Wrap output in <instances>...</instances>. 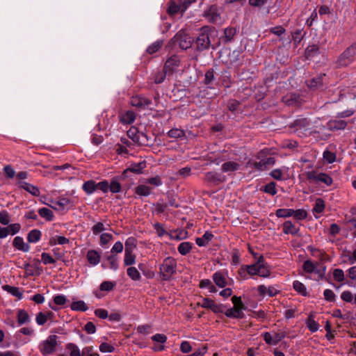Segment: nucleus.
<instances>
[{"instance_id": "f257e3e1", "label": "nucleus", "mask_w": 356, "mask_h": 356, "mask_svg": "<svg viewBox=\"0 0 356 356\" xmlns=\"http://www.w3.org/2000/svg\"><path fill=\"white\" fill-rule=\"evenodd\" d=\"M177 261L172 257H168L163 261L159 266V273L161 279L169 281L177 271Z\"/></svg>"}, {"instance_id": "f03ea898", "label": "nucleus", "mask_w": 356, "mask_h": 356, "mask_svg": "<svg viewBox=\"0 0 356 356\" xmlns=\"http://www.w3.org/2000/svg\"><path fill=\"white\" fill-rule=\"evenodd\" d=\"M212 29L209 26H203L200 29L196 40L194 42L196 49L199 51H202L209 49L211 46L210 37L211 35Z\"/></svg>"}, {"instance_id": "7ed1b4c3", "label": "nucleus", "mask_w": 356, "mask_h": 356, "mask_svg": "<svg viewBox=\"0 0 356 356\" xmlns=\"http://www.w3.org/2000/svg\"><path fill=\"white\" fill-rule=\"evenodd\" d=\"M356 60V44L348 47L336 61L338 67H346Z\"/></svg>"}, {"instance_id": "20e7f679", "label": "nucleus", "mask_w": 356, "mask_h": 356, "mask_svg": "<svg viewBox=\"0 0 356 356\" xmlns=\"http://www.w3.org/2000/svg\"><path fill=\"white\" fill-rule=\"evenodd\" d=\"M172 40L175 44H177L182 49H187L191 47L194 42V39L184 30L178 31Z\"/></svg>"}, {"instance_id": "39448f33", "label": "nucleus", "mask_w": 356, "mask_h": 356, "mask_svg": "<svg viewBox=\"0 0 356 356\" xmlns=\"http://www.w3.org/2000/svg\"><path fill=\"white\" fill-rule=\"evenodd\" d=\"M58 336L49 335L47 339L43 341L40 346V350L43 355L52 354L56 349Z\"/></svg>"}, {"instance_id": "423d86ee", "label": "nucleus", "mask_w": 356, "mask_h": 356, "mask_svg": "<svg viewBox=\"0 0 356 356\" xmlns=\"http://www.w3.org/2000/svg\"><path fill=\"white\" fill-rule=\"evenodd\" d=\"M208 186H216L226 181V177L216 171H209L205 173L203 179Z\"/></svg>"}, {"instance_id": "0eeeda50", "label": "nucleus", "mask_w": 356, "mask_h": 356, "mask_svg": "<svg viewBox=\"0 0 356 356\" xmlns=\"http://www.w3.org/2000/svg\"><path fill=\"white\" fill-rule=\"evenodd\" d=\"M307 179L309 181H315L325 184L327 186H330L333 183L332 178L327 174L324 172L317 173L316 171H309L305 173Z\"/></svg>"}, {"instance_id": "6e6552de", "label": "nucleus", "mask_w": 356, "mask_h": 356, "mask_svg": "<svg viewBox=\"0 0 356 356\" xmlns=\"http://www.w3.org/2000/svg\"><path fill=\"white\" fill-rule=\"evenodd\" d=\"M214 283L220 288H225L227 285H232L234 280H227V272L217 271L212 276Z\"/></svg>"}, {"instance_id": "1a4fd4ad", "label": "nucleus", "mask_w": 356, "mask_h": 356, "mask_svg": "<svg viewBox=\"0 0 356 356\" xmlns=\"http://www.w3.org/2000/svg\"><path fill=\"white\" fill-rule=\"evenodd\" d=\"M200 306L203 308H207L211 309L213 313H223L225 306L223 305H218L216 302L209 298H205L202 300V303L200 304Z\"/></svg>"}, {"instance_id": "9d476101", "label": "nucleus", "mask_w": 356, "mask_h": 356, "mask_svg": "<svg viewBox=\"0 0 356 356\" xmlns=\"http://www.w3.org/2000/svg\"><path fill=\"white\" fill-rule=\"evenodd\" d=\"M282 102L289 106H300L302 104V99L300 95L290 92L284 95Z\"/></svg>"}, {"instance_id": "9b49d317", "label": "nucleus", "mask_w": 356, "mask_h": 356, "mask_svg": "<svg viewBox=\"0 0 356 356\" xmlns=\"http://www.w3.org/2000/svg\"><path fill=\"white\" fill-rule=\"evenodd\" d=\"M130 103L133 106L139 108H147L152 104V101L143 96L136 95L131 97Z\"/></svg>"}, {"instance_id": "f8f14e48", "label": "nucleus", "mask_w": 356, "mask_h": 356, "mask_svg": "<svg viewBox=\"0 0 356 356\" xmlns=\"http://www.w3.org/2000/svg\"><path fill=\"white\" fill-rule=\"evenodd\" d=\"M309 120L307 118L299 117L291 123L289 127L295 128L296 131L303 130L306 131L309 130Z\"/></svg>"}, {"instance_id": "ddd939ff", "label": "nucleus", "mask_w": 356, "mask_h": 356, "mask_svg": "<svg viewBox=\"0 0 356 356\" xmlns=\"http://www.w3.org/2000/svg\"><path fill=\"white\" fill-rule=\"evenodd\" d=\"M147 163L145 161H142L138 163H132L129 167L124 170L122 176L125 177L128 172H131L136 174L143 173V170L146 168Z\"/></svg>"}, {"instance_id": "4468645a", "label": "nucleus", "mask_w": 356, "mask_h": 356, "mask_svg": "<svg viewBox=\"0 0 356 356\" xmlns=\"http://www.w3.org/2000/svg\"><path fill=\"white\" fill-rule=\"evenodd\" d=\"M348 122L343 120H330L327 123V127L330 131L343 130L346 128Z\"/></svg>"}, {"instance_id": "2eb2a0df", "label": "nucleus", "mask_w": 356, "mask_h": 356, "mask_svg": "<svg viewBox=\"0 0 356 356\" xmlns=\"http://www.w3.org/2000/svg\"><path fill=\"white\" fill-rule=\"evenodd\" d=\"M17 184L19 188H23L33 196L38 197L40 194V190L37 186L29 184L26 181H18Z\"/></svg>"}, {"instance_id": "dca6fc26", "label": "nucleus", "mask_w": 356, "mask_h": 356, "mask_svg": "<svg viewBox=\"0 0 356 356\" xmlns=\"http://www.w3.org/2000/svg\"><path fill=\"white\" fill-rule=\"evenodd\" d=\"M325 74H321L307 81V86L312 90H316L323 87Z\"/></svg>"}, {"instance_id": "f3484780", "label": "nucleus", "mask_w": 356, "mask_h": 356, "mask_svg": "<svg viewBox=\"0 0 356 356\" xmlns=\"http://www.w3.org/2000/svg\"><path fill=\"white\" fill-rule=\"evenodd\" d=\"M229 63L237 67L243 65V58L239 51L234 50L229 55Z\"/></svg>"}, {"instance_id": "a211bd4d", "label": "nucleus", "mask_w": 356, "mask_h": 356, "mask_svg": "<svg viewBox=\"0 0 356 356\" xmlns=\"http://www.w3.org/2000/svg\"><path fill=\"white\" fill-rule=\"evenodd\" d=\"M264 261V256L259 255L258 260L252 265H246V271L250 276L259 275V264Z\"/></svg>"}, {"instance_id": "6ab92c4d", "label": "nucleus", "mask_w": 356, "mask_h": 356, "mask_svg": "<svg viewBox=\"0 0 356 356\" xmlns=\"http://www.w3.org/2000/svg\"><path fill=\"white\" fill-rule=\"evenodd\" d=\"M225 316L228 318H233L237 319H242L244 317L243 309L233 307L232 308L227 309L224 312Z\"/></svg>"}, {"instance_id": "aec40b11", "label": "nucleus", "mask_w": 356, "mask_h": 356, "mask_svg": "<svg viewBox=\"0 0 356 356\" xmlns=\"http://www.w3.org/2000/svg\"><path fill=\"white\" fill-rule=\"evenodd\" d=\"M213 238V234L211 232H205L203 236L200 238H197L195 239L196 244L200 246H206L209 244V243Z\"/></svg>"}, {"instance_id": "412c9836", "label": "nucleus", "mask_w": 356, "mask_h": 356, "mask_svg": "<svg viewBox=\"0 0 356 356\" xmlns=\"http://www.w3.org/2000/svg\"><path fill=\"white\" fill-rule=\"evenodd\" d=\"M282 231L285 234L297 235L299 228L296 227L291 220H287L283 223Z\"/></svg>"}, {"instance_id": "4be33fe9", "label": "nucleus", "mask_w": 356, "mask_h": 356, "mask_svg": "<svg viewBox=\"0 0 356 356\" xmlns=\"http://www.w3.org/2000/svg\"><path fill=\"white\" fill-rule=\"evenodd\" d=\"M88 261L92 266L98 264L100 261V254L95 250H90L86 254Z\"/></svg>"}, {"instance_id": "5701e85b", "label": "nucleus", "mask_w": 356, "mask_h": 356, "mask_svg": "<svg viewBox=\"0 0 356 356\" xmlns=\"http://www.w3.org/2000/svg\"><path fill=\"white\" fill-rule=\"evenodd\" d=\"M320 54L319 47L317 44L309 45L305 51L306 59H311Z\"/></svg>"}, {"instance_id": "b1692460", "label": "nucleus", "mask_w": 356, "mask_h": 356, "mask_svg": "<svg viewBox=\"0 0 356 356\" xmlns=\"http://www.w3.org/2000/svg\"><path fill=\"white\" fill-rule=\"evenodd\" d=\"M167 74H168L167 71L162 69L161 70H158L152 74L150 79L154 83L159 84L163 82Z\"/></svg>"}, {"instance_id": "393cba45", "label": "nucleus", "mask_w": 356, "mask_h": 356, "mask_svg": "<svg viewBox=\"0 0 356 356\" xmlns=\"http://www.w3.org/2000/svg\"><path fill=\"white\" fill-rule=\"evenodd\" d=\"M179 65V60L177 59V58H170L168 59L164 65L163 70L167 71L168 74H172L175 67H178Z\"/></svg>"}, {"instance_id": "a878e982", "label": "nucleus", "mask_w": 356, "mask_h": 356, "mask_svg": "<svg viewBox=\"0 0 356 356\" xmlns=\"http://www.w3.org/2000/svg\"><path fill=\"white\" fill-rule=\"evenodd\" d=\"M240 165L234 161H227L222 165L221 169L223 172H234L239 169Z\"/></svg>"}, {"instance_id": "bb28decb", "label": "nucleus", "mask_w": 356, "mask_h": 356, "mask_svg": "<svg viewBox=\"0 0 356 356\" xmlns=\"http://www.w3.org/2000/svg\"><path fill=\"white\" fill-rule=\"evenodd\" d=\"M13 245L15 248L23 252H28L29 250V246L24 243L23 238L20 236H16L14 238Z\"/></svg>"}, {"instance_id": "cd10ccee", "label": "nucleus", "mask_w": 356, "mask_h": 356, "mask_svg": "<svg viewBox=\"0 0 356 356\" xmlns=\"http://www.w3.org/2000/svg\"><path fill=\"white\" fill-rule=\"evenodd\" d=\"M2 289L7 291L8 293L12 294L13 296L17 297L19 299H22L23 297L22 293L20 291L19 289L16 286H12L10 285H3Z\"/></svg>"}, {"instance_id": "c85d7f7f", "label": "nucleus", "mask_w": 356, "mask_h": 356, "mask_svg": "<svg viewBox=\"0 0 356 356\" xmlns=\"http://www.w3.org/2000/svg\"><path fill=\"white\" fill-rule=\"evenodd\" d=\"M152 193V188L146 185L140 184L135 188V193L139 196H148Z\"/></svg>"}, {"instance_id": "c756f323", "label": "nucleus", "mask_w": 356, "mask_h": 356, "mask_svg": "<svg viewBox=\"0 0 356 356\" xmlns=\"http://www.w3.org/2000/svg\"><path fill=\"white\" fill-rule=\"evenodd\" d=\"M237 33L235 27H228L224 30V42H229L233 40L234 37Z\"/></svg>"}, {"instance_id": "7c9ffc66", "label": "nucleus", "mask_w": 356, "mask_h": 356, "mask_svg": "<svg viewBox=\"0 0 356 356\" xmlns=\"http://www.w3.org/2000/svg\"><path fill=\"white\" fill-rule=\"evenodd\" d=\"M303 32L302 29H297L291 33L292 40L295 44V46L297 47L300 42L304 38L306 33Z\"/></svg>"}, {"instance_id": "2f4dec72", "label": "nucleus", "mask_w": 356, "mask_h": 356, "mask_svg": "<svg viewBox=\"0 0 356 356\" xmlns=\"http://www.w3.org/2000/svg\"><path fill=\"white\" fill-rule=\"evenodd\" d=\"M192 248H193L192 243L182 242L178 245L177 250L180 254L186 255L191 251Z\"/></svg>"}, {"instance_id": "473e14b6", "label": "nucleus", "mask_w": 356, "mask_h": 356, "mask_svg": "<svg viewBox=\"0 0 356 356\" xmlns=\"http://www.w3.org/2000/svg\"><path fill=\"white\" fill-rule=\"evenodd\" d=\"M82 189L88 195L94 193L97 189V184L94 180L85 181L82 186Z\"/></svg>"}, {"instance_id": "72a5a7b5", "label": "nucleus", "mask_w": 356, "mask_h": 356, "mask_svg": "<svg viewBox=\"0 0 356 356\" xmlns=\"http://www.w3.org/2000/svg\"><path fill=\"white\" fill-rule=\"evenodd\" d=\"M30 316L24 309H19L17 312V323L19 325L29 322Z\"/></svg>"}, {"instance_id": "f704fd0d", "label": "nucleus", "mask_w": 356, "mask_h": 356, "mask_svg": "<svg viewBox=\"0 0 356 356\" xmlns=\"http://www.w3.org/2000/svg\"><path fill=\"white\" fill-rule=\"evenodd\" d=\"M306 325L308 329L312 332H315L318 330L319 325L318 323L314 320V317L313 314H309L307 321Z\"/></svg>"}, {"instance_id": "c9c22d12", "label": "nucleus", "mask_w": 356, "mask_h": 356, "mask_svg": "<svg viewBox=\"0 0 356 356\" xmlns=\"http://www.w3.org/2000/svg\"><path fill=\"white\" fill-rule=\"evenodd\" d=\"M293 287L294 290L302 296H307L308 293L307 291L305 286L300 282L296 280L293 283Z\"/></svg>"}, {"instance_id": "e433bc0d", "label": "nucleus", "mask_w": 356, "mask_h": 356, "mask_svg": "<svg viewBox=\"0 0 356 356\" xmlns=\"http://www.w3.org/2000/svg\"><path fill=\"white\" fill-rule=\"evenodd\" d=\"M70 308L73 311L86 312L88 310V307L83 300L74 301L71 304Z\"/></svg>"}, {"instance_id": "4c0bfd02", "label": "nucleus", "mask_w": 356, "mask_h": 356, "mask_svg": "<svg viewBox=\"0 0 356 356\" xmlns=\"http://www.w3.org/2000/svg\"><path fill=\"white\" fill-rule=\"evenodd\" d=\"M42 233L38 229L31 230L27 236V240L29 243H36L40 241Z\"/></svg>"}, {"instance_id": "58836bf2", "label": "nucleus", "mask_w": 356, "mask_h": 356, "mask_svg": "<svg viewBox=\"0 0 356 356\" xmlns=\"http://www.w3.org/2000/svg\"><path fill=\"white\" fill-rule=\"evenodd\" d=\"M258 273L259 276L264 278L268 277L270 275V270L268 266L265 263L264 259L263 262L259 264Z\"/></svg>"}, {"instance_id": "ea45409f", "label": "nucleus", "mask_w": 356, "mask_h": 356, "mask_svg": "<svg viewBox=\"0 0 356 356\" xmlns=\"http://www.w3.org/2000/svg\"><path fill=\"white\" fill-rule=\"evenodd\" d=\"M276 186L277 184L275 182L270 181V183L265 185L262 188H261V191L271 195H275L277 193Z\"/></svg>"}, {"instance_id": "a19ab883", "label": "nucleus", "mask_w": 356, "mask_h": 356, "mask_svg": "<svg viewBox=\"0 0 356 356\" xmlns=\"http://www.w3.org/2000/svg\"><path fill=\"white\" fill-rule=\"evenodd\" d=\"M136 119V114L134 111H127L121 118V122L124 124H131Z\"/></svg>"}, {"instance_id": "79ce46f5", "label": "nucleus", "mask_w": 356, "mask_h": 356, "mask_svg": "<svg viewBox=\"0 0 356 356\" xmlns=\"http://www.w3.org/2000/svg\"><path fill=\"white\" fill-rule=\"evenodd\" d=\"M185 131L183 129L174 128L168 132V136L170 138L178 139L185 137Z\"/></svg>"}, {"instance_id": "37998d69", "label": "nucleus", "mask_w": 356, "mask_h": 356, "mask_svg": "<svg viewBox=\"0 0 356 356\" xmlns=\"http://www.w3.org/2000/svg\"><path fill=\"white\" fill-rule=\"evenodd\" d=\"M137 246V240L136 238L131 236L129 237L125 241V250L124 252H133Z\"/></svg>"}, {"instance_id": "c03bdc74", "label": "nucleus", "mask_w": 356, "mask_h": 356, "mask_svg": "<svg viewBox=\"0 0 356 356\" xmlns=\"http://www.w3.org/2000/svg\"><path fill=\"white\" fill-rule=\"evenodd\" d=\"M39 215L45 218L48 221H51L54 218V213L51 210L48 208L43 207L38 210Z\"/></svg>"}, {"instance_id": "a18cd8bd", "label": "nucleus", "mask_w": 356, "mask_h": 356, "mask_svg": "<svg viewBox=\"0 0 356 356\" xmlns=\"http://www.w3.org/2000/svg\"><path fill=\"white\" fill-rule=\"evenodd\" d=\"M168 12L170 15H175L181 12L182 13V7L181 3L177 4L175 1H170Z\"/></svg>"}, {"instance_id": "49530a36", "label": "nucleus", "mask_w": 356, "mask_h": 356, "mask_svg": "<svg viewBox=\"0 0 356 356\" xmlns=\"http://www.w3.org/2000/svg\"><path fill=\"white\" fill-rule=\"evenodd\" d=\"M106 260L109 264V268L113 270H116L118 267V256L113 254L106 257Z\"/></svg>"}, {"instance_id": "de8ad7c7", "label": "nucleus", "mask_w": 356, "mask_h": 356, "mask_svg": "<svg viewBox=\"0 0 356 356\" xmlns=\"http://www.w3.org/2000/svg\"><path fill=\"white\" fill-rule=\"evenodd\" d=\"M128 276L134 281H138L141 279L139 271L135 267H129L127 270Z\"/></svg>"}, {"instance_id": "09e8293b", "label": "nucleus", "mask_w": 356, "mask_h": 356, "mask_svg": "<svg viewBox=\"0 0 356 356\" xmlns=\"http://www.w3.org/2000/svg\"><path fill=\"white\" fill-rule=\"evenodd\" d=\"M135 263L136 256L133 254V252H124V264L129 266Z\"/></svg>"}, {"instance_id": "8fccbe9b", "label": "nucleus", "mask_w": 356, "mask_h": 356, "mask_svg": "<svg viewBox=\"0 0 356 356\" xmlns=\"http://www.w3.org/2000/svg\"><path fill=\"white\" fill-rule=\"evenodd\" d=\"M309 134L310 136H312L314 138L321 140H325L328 139V138L330 136L328 134L320 132L319 131H317L316 129H312V130L309 131Z\"/></svg>"}, {"instance_id": "3c124183", "label": "nucleus", "mask_w": 356, "mask_h": 356, "mask_svg": "<svg viewBox=\"0 0 356 356\" xmlns=\"http://www.w3.org/2000/svg\"><path fill=\"white\" fill-rule=\"evenodd\" d=\"M109 191L113 193H117L121 191V184L117 179L113 178L111 179L109 184Z\"/></svg>"}, {"instance_id": "603ef678", "label": "nucleus", "mask_w": 356, "mask_h": 356, "mask_svg": "<svg viewBox=\"0 0 356 356\" xmlns=\"http://www.w3.org/2000/svg\"><path fill=\"white\" fill-rule=\"evenodd\" d=\"M276 216L278 218H286L292 216L293 214V209H279L276 211Z\"/></svg>"}, {"instance_id": "864d4df0", "label": "nucleus", "mask_w": 356, "mask_h": 356, "mask_svg": "<svg viewBox=\"0 0 356 356\" xmlns=\"http://www.w3.org/2000/svg\"><path fill=\"white\" fill-rule=\"evenodd\" d=\"M66 349L70 350V356H81V353L76 345L69 343L66 345Z\"/></svg>"}, {"instance_id": "5fc2aeb1", "label": "nucleus", "mask_w": 356, "mask_h": 356, "mask_svg": "<svg viewBox=\"0 0 356 356\" xmlns=\"http://www.w3.org/2000/svg\"><path fill=\"white\" fill-rule=\"evenodd\" d=\"M140 132L137 128L133 127L127 131V136L134 143H136V139L139 136Z\"/></svg>"}, {"instance_id": "6e6d98bb", "label": "nucleus", "mask_w": 356, "mask_h": 356, "mask_svg": "<svg viewBox=\"0 0 356 356\" xmlns=\"http://www.w3.org/2000/svg\"><path fill=\"white\" fill-rule=\"evenodd\" d=\"M324 209H325L324 201L321 198L317 199L316 201L315 205L313 208V211L320 213L323 211Z\"/></svg>"}, {"instance_id": "4d7b16f0", "label": "nucleus", "mask_w": 356, "mask_h": 356, "mask_svg": "<svg viewBox=\"0 0 356 356\" xmlns=\"http://www.w3.org/2000/svg\"><path fill=\"white\" fill-rule=\"evenodd\" d=\"M163 42L161 41H156L148 47L147 52L149 54L157 52L161 47Z\"/></svg>"}, {"instance_id": "13d9d810", "label": "nucleus", "mask_w": 356, "mask_h": 356, "mask_svg": "<svg viewBox=\"0 0 356 356\" xmlns=\"http://www.w3.org/2000/svg\"><path fill=\"white\" fill-rule=\"evenodd\" d=\"M154 228L156 232L157 235L159 237L163 236L165 234H168V233L165 229L164 225L160 222H156L154 224Z\"/></svg>"}, {"instance_id": "bf43d9fd", "label": "nucleus", "mask_w": 356, "mask_h": 356, "mask_svg": "<svg viewBox=\"0 0 356 356\" xmlns=\"http://www.w3.org/2000/svg\"><path fill=\"white\" fill-rule=\"evenodd\" d=\"M41 259L42 262L45 265L54 264L56 263V260L49 253L46 252L42 253Z\"/></svg>"}, {"instance_id": "052dcab7", "label": "nucleus", "mask_w": 356, "mask_h": 356, "mask_svg": "<svg viewBox=\"0 0 356 356\" xmlns=\"http://www.w3.org/2000/svg\"><path fill=\"white\" fill-rule=\"evenodd\" d=\"M214 71L213 69H210L205 73L204 83L206 85H209L214 81Z\"/></svg>"}, {"instance_id": "680f3d73", "label": "nucleus", "mask_w": 356, "mask_h": 356, "mask_svg": "<svg viewBox=\"0 0 356 356\" xmlns=\"http://www.w3.org/2000/svg\"><path fill=\"white\" fill-rule=\"evenodd\" d=\"M323 159L329 163H332L336 161V154L330 151L326 150L323 152Z\"/></svg>"}, {"instance_id": "e2e57ef3", "label": "nucleus", "mask_w": 356, "mask_h": 356, "mask_svg": "<svg viewBox=\"0 0 356 356\" xmlns=\"http://www.w3.org/2000/svg\"><path fill=\"white\" fill-rule=\"evenodd\" d=\"M303 270L308 273H313L316 268V266L311 261L307 260L303 263Z\"/></svg>"}, {"instance_id": "0e129e2a", "label": "nucleus", "mask_w": 356, "mask_h": 356, "mask_svg": "<svg viewBox=\"0 0 356 356\" xmlns=\"http://www.w3.org/2000/svg\"><path fill=\"white\" fill-rule=\"evenodd\" d=\"M293 216L297 220H304L307 216V213L304 209L293 210Z\"/></svg>"}, {"instance_id": "69168bd1", "label": "nucleus", "mask_w": 356, "mask_h": 356, "mask_svg": "<svg viewBox=\"0 0 356 356\" xmlns=\"http://www.w3.org/2000/svg\"><path fill=\"white\" fill-rule=\"evenodd\" d=\"M232 301L234 304V307L239 308L243 310H245L246 309L245 305L241 301V297L234 296L232 298Z\"/></svg>"}, {"instance_id": "338daca9", "label": "nucleus", "mask_w": 356, "mask_h": 356, "mask_svg": "<svg viewBox=\"0 0 356 356\" xmlns=\"http://www.w3.org/2000/svg\"><path fill=\"white\" fill-rule=\"evenodd\" d=\"M333 277L337 282H342L344 280V273L341 269L336 268L333 271Z\"/></svg>"}, {"instance_id": "774afa93", "label": "nucleus", "mask_w": 356, "mask_h": 356, "mask_svg": "<svg viewBox=\"0 0 356 356\" xmlns=\"http://www.w3.org/2000/svg\"><path fill=\"white\" fill-rule=\"evenodd\" d=\"M113 239V236L108 233L102 234L100 236V245L102 246L106 245Z\"/></svg>"}]
</instances>
